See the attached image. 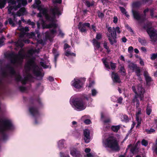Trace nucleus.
Wrapping results in <instances>:
<instances>
[{
	"instance_id": "f257e3e1",
	"label": "nucleus",
	"mask_w": 157,
	"mask_h": 157,
	"mask_svg": "<svg viewBox=\"0 0 157 157\" xmlns=\"http://www.w3.org/2000/svg\"><path fill=\"white\" fill-rule=\"evenodd\" d=\"M39 52V49H34L33 48L28 51L27 56L28 61L25 65V73L24 78L21 77L19 73H16L12 67L9 66H7L2 71V75L5 77L9 75L11 76H14L17 81L21 82L23 84H25L28 80H29L32 78L30 72H32L38 79H41L44 76V74L42 72V69L36 65L35 58L33 56L35 53H38Z\"/></svg>"
},
{
	"instance_id": "f03ea898",
	"label": "nucleus",
	"mask_w": 157,
	"mask_h": 157,
	"mask_svg": "<svg viewBox=\"0 0 157 157\" xmlns=\"http://www.w3.org/2000/svg\"><path fill=\"white\" fill-rule=\"evenodd\" d=\"M33 6L34 8H37L40 11L37 15V17L40 18L39 21L37 22V29H40V23L43 29L50 28V31L46 32L44 35L46 39L51 40L56 34L57 25L55 23V15L61 14L59 8L56 6L51 8L50 11L52 13L49 14L48 9L44 7L43 5L41 4L40 0H35Z\"/></svg>"
},
{
	"instance_id": "7ed1b4c3",
	"label": "nucleus",
	"mask_w": 157,
	"mask_h": 157,
	"mask_svg": "<svg viewBox=\"0 0 157 157\" xmlns=\"http://www.w3.org/2000/svg\"><path fill=\"white\" fill-rule=\"evenodd\" d=\"M0 0V8H2L4 7L7 1L9 3L8 7L9 14H11L13 16L14 21L17 22L16 17H20L25 14L26 11L24 8H21L16 14H15L14 11L22 6H24L27 4L26 0Z\"/></svg>"
},
{
	"instance_id": "20e7f679",
	"label": "nucleus",
	"mask_w": 157,
	"mask_h": 157,
	"mask_svg": "<svg viewBox=\"0 0 157 157\" xmlns=\"http://www.w3.org/2000/svg\"><path fill=\"white\" fill-rule=\"evenodd\" d=\"M21 21L25 22V20L23 18H21V21L19 20L18 22V24L19 26L17 30L21 31L20 34V39L17 41L12 42L13 45H15L17 47H20L21 48L24 45L23 42L27 44L29 43V40L28 39V38H34L36 37V34L38 38L39 39L40 36L38 30H36L35 33L31 32L30 33H27V32L29 31V28L27 27L24 28L21 26Z\"/></svg>"
},
{
	"instance_id": "39448f33",
	"label": "nucleus",
	"mask_w": 157,
	"mask_h": 157,
	"mask_svg": "<svg viewBox=\"0 0 157 157\" xmlns=\"http://www.w3.org/2000/svg\"><path fill=\"white\" fill-rule=\"evenodd\" d=\"M142 86V85L140 84L138 86H133L132 87V89L135 94L133 101L135 104L136 103V120L137 123L136 127L140 126L141 121V118L140 117V115L141 114V109L139 107L140 103L138 98H140L141 100H143L144 90Z\"/></svg>"
},
{
	"instance_id": "423d86ee",
	"label": "nucleus",
	"mask_w": 157,
	"mask_h": 157,
	"mask_svg": "<svg viewBox=\"0 0 157 157\" xmlns=\"http://www.w3.org/2000/svg\"><path fill=\"white\" fill-rule=\"evenodd\" d=\"M86 100L92 101L93 99L90 94H84L81 98H79L78 95L75 94L71 97L70 102L72 107L75 109L81 111L84 109L86 107Z\"/></svg>"
},
{
	"instance_id": "0eeeda50",
	"label": "nucleus",
	"mask_w": 157,
	"mask_h": 157,
	"mask_svg": "<svg viewBox=\"0 0 157 157\" xmlns=\"http://www.w3.org/2000/svg\"><path fill=\"white\" fill-rule=\"evenodd\" d=\"M8 57L12 64L14 65H20L23 62V59L26 57L25 54V51L21 49L17 54L12 52L8 54Z\"/></svg>"
},
{
	"instance_id": "6e6552de",
	"label": "nucleus",
	"mask_w": 157,
	"mask_h": 157,
	"mask_svg": "<svg viewBox=\"0 0 157 157\" xmlns=\"http://www.w3.org/2000/svg\"><path fill=\"white\" fill-rule=\"evenodd\" d=\"M102 144L103 146L105 148H109L115 151H118L119 149L118 141L113 136H109L103 139Z\"/></svg>"
},
{
	"instance_id": "1a4fd4ad",
	"label": "nucleus",
	"mask_w": 157,
	"mask_h": 157,
	"mask_svg": "<svg viewBox=\"0 0 157 157\" xmlns=\"http://www.w3.org/2000/svg\"><path fill=\"white\" fill-rule=\"evenodd\" d=\"M108 31L107 36L111 44L113 45L117 42V33L119 34L121 33L120 28L118 27L113 28L109 27L108 28Z\"/></svg>"
},
{
	"instance_id": "9d476101",
	"label": "nucleus",
	"mask_w": 157,
	"mask_h": 157,
	"mask_svg": "<svg viewBox=\"0 0 157 157\" xmlns=\"http://www.w3.org/2000/svg\"><path fill=\"white\" fill-rule=\"evenodd\" d=\"M152 0H141V2L140 1L134 2L132 4V6L133 9L132 12L133 17L135 19L137 20H140L142 19L141 17L139 12L133 9L139 6L142 3L143 4H151Z\"/></svg>"
},
{
	"instance_id": "9b49d317",
	"label": "nucleus",
	"mask_w": 157,
	"mask_h": 157,
	"mask_svg": "<svg viewBox=\"0 0 157 157\" xmlns=\"http://www.w3.org/2000/svg\"><path fill=\"white\" fill-rule=\"evenodd\" d=\"M29 111L31 114L34 118L35 120V124H37L38 123L37 122V120H40V114L38 109L34 106H30L29 108Z\"/></svg>"
},
{
	"instance_id": "f8f14e48",
	"label": "nucleus",
	"mask_w": 157,
	"mask_h": 157,
	"mask_svg": "<svg viewBox=\"0 0 157 157\" xmlns=\"http://www.w3.org/2000/svg\"><path fill=\"white\" fill-rule=\"evenodd\" d=\"M144 28L147 29V31L150 37L151 40L152 42H155L157 41L156 31L149 27L144 26Z\"/></svg>"
},
{
	"instance_id": "ddd939ff",
	"label": "nucleus",
	"mask_w": 157,
	"mask_h": 157,
	"mask_svg": "<svg viewBox=\"0 0 157 157\" xmlns=\"http://www.w3.org/2000/svg\"><path fill=\"white\" fill-rule=\"evenodd\" d=\"M84 82L81 79L75 78L71 82L72 86L77 89L79 90L83 87Z\"/></svg>"
},
{
	"instance_id": "4468645a",
	"label": "nucleus",
	"mask_w": 157,
	"mask_h": 157,
	"mask_svg": "<svg viewBox=\"0 0 157 157\" xmlns=\"http://www.w3.org/2000/svg\"><path fill=\"white\" fill-rule=\"evenodd\" d=\"M101 120L103 122V128L105 130L109 129L110 126L109 124L111 120L110 118H107L105 114L102 113L101 114Z\"/></svg>"
},
{
	"instance_id": "2eb2a0df",
	"label": "nucleus",
	"mask_w": 157,
	"mask_h": 157,
	"mask_svg": "<svg viewBox=\"0 0 157 157\" xmlns=\"http://www.w3.org/2000/svg\"><path fill=\"white\" fill-rule=\"evenodd\" d=\"M69 151L70 154L73 157H82L80 151L74 147H70Z\"/></svg>"
},
{
	"instance_id": "dca6fc26",
	"label": "nucleus",
	"mask_w": 157,
	"mask_h": 157,
	"mask_svg": "<svg viewBox=\"0 0 157 157\" xmlns=\"http://www.w3.org/2000/svg\"><path fill=\"white\" fill-rule=\"evenodd\" d=\"M90 25L88 23H82L79 22L78 25V29L81 32H85L86 31V27L89 28Z\"/></svg>"
},
{
	"instance_id": "f3484780",
	"label": "nucleus",
	"mask_w": 157,
	"mask_h": 157,
	"mask_svg": "<svg viewBox=\"0 0 157 157\" xmlns=\"http://www.w3.org/2000/svg\"><path fill=\"white\" fill-rule=\"evenodd\" d=\"M70 46H69L67 44H64V49L65 51V55L67 56H75V54L74 53L71 52L70 51L67 50V48H69Z\"/></svg>"
},
{
	"instance_id": "a211bd4d",
	"label": "nucleus",
	"mask_w": 157,
	"mask_h": 157,
	"mask_svg": "<svg viewBox=\"0 0 157 157\" xmlns=\"http://www.w3.org/2000/svg\"><path fill=\"white\" fill-rule=\"evenodd\" d=\"M84 140L86 143H89L90 140V132L88 129H85L84 130Z\"/></svg>"
},
{
	"instance_id": "6ab92c4d",
	"label": "nucleus",
	"mask_w": 157,
	"mask_h": 157,
	"mask_svg": "<svg viewBox=\"0 0 157 157\" xmlns=\"http://www.w3.org/2000/svg\"><path fill=\"white\" fill-rule=\"evenodd\" d=\"M111 77L114 82L119 83L121 82L119 77L117 73L112 72Z\"/></svg>"
},
{
	"instance_id": "aec40b11",
	"label": "nucleus",
	"mask_w": 157,
	"mask_h": 157,
	"mask_svg": "<svg viewBox=\"0 0 157 157\" xmlns=\"http://www.w3.org/2000/svg\"><path fill=\"white\" fill-rule=\"evenodd\" d=\"M93 44L95 48V50L98 49L100 48V43L99 42H98V40L95 39H94L93 40Z\"/></svg>"
},
{
	"instance_id": "412c9836",
	"label": "nucleus",
	"mask_w": 157,
	"mask_h": 157,
	"mask_svg": "<svg viewBox=\"0 0 157 157\" xmlns=\"http://www.w3.org/2000/svg\"><path fill=\"white\" fill-rule=\"evenodd\" d=\"M89 117V116L85 115L83 116L82 118V120L86 124H90L91 123V121L90 119H86V118Z\"/></svg>"
},
{
	"instance_id": "4be33fe9",
	"label": "nucleus",
	"mask_w": 157,
	"mask_h": 157,
	"mask_svg": "<svg viewBox=\"0 0 157 157\" xmlns=\"http://www.w3.org/2000/svg\"><path fill=\"white\" fill-rule=\"evenodd\" d=\"M150 11V15L151 17L152 18L154 17H157V15L155 16H154V13L153 12L154 11V9L153 8H151L150 9V10H149L148 9H147L144 10V13L145 14V13L148 12L149 11Z\"/></svg>"
},
{
	"instance_id": "5701e85b",
	"label": "nucleus",
	"mask_w": 157,
	"mask_h": 157,
	"mask_svg": "<svg viewBox=\"0 0 157 157\" xmlns=\"http://www.w3.org/2000/svg\"><path fill=\"white\" fill-rule=\"evenodd\" d=\"M144 74L147 82L148 84L151 81V78L149 75L148 72L146 71H144Z\"/></svg>"
},
{
	"instance_id": "b1692460",
	"label": "nucleus",
	"mask_w": 157,
	"mask_h": 157,
	"mask_svg": "<svg viewBox=\"0 0 157 157\" xmlns=\"http://www.w3.org/2000/svg\"><path fill=\"white\" fill-rule=\"evenodd\" d=\"M65 142V140H59L57 143L58 147L60 149L63 148L64 147V144Z\"/></svg>"
},
{
	"instance_id": "393cba45",
	"label": "nucleus",
	"mask_w": 157,
	"mask_h": 157,
	"mask_svg": "<svg viewBox=\"0 0 157 157\" xmlns=\"http://www.w3.org/2000/svg\"><path fill=\"white\" fill-rule=\"evenodd\" d=\"M49 61L47 60L46 62H40V64L44 68H47L49 67Z\"/></svg>"
},
{
	"instance_id": "a878e982",
	"label": "nucleus",
	"mask_w": 157,
	"mask_h": 157,
	"mask_svg": "<svg viewBox=\"0 0 157 157\" xmlns=\"http://www.w3.org/2000/svg\"><path fill=\"white\" fill-rule=\"evenodd\" d=\"M128 67L130 70L133 71H134L138 68L136 64L132 63H129Z\"/></svg>"
},
{
	"instance_id": "bb28decb",
	"label": "nucleus",
	"mask_w": 157,
	"mask_h": 157,
	"mask_svg": "<svg viewBox=\"0 0 157 157\" xmlns=\"http://www.w3.org/2000/svg\"><path fill=\"white\" fill-rule=\"evenodd\" d=\"M102 61L106 69L108 70L110 69V66L108 62H107L106 59L105 58H103L102 59Z\"/></svg>"
},
{
	"instance_id": "cd10ccee",
	"label": "nucleus",
	"mask_w": 157,
	"mask_h": 157,
	"mask_svg": "<svg viewBox=\"0 0 157 157\" xmlns=\"http://www.w3.org/2000/svg\"><path fill=\"white\" fill-rule=\"evenodd\" d=\"M120 125H113L111 127V129L113 131L115 132H117L120 128Z\"/></svg>"
},
{
	"instance_id": "c85d7f7f",
	"label": "nucleus",
	"mask_w": 157,
	"mask_h": 157,
	"mask_svg": "<svg viewBox=\"0 0 157 157\" xmlns=\"http://www.w3.org/2000/svg\"><path fill=\"white\" fill-rule=\"evenodd\" d=\"M52 52L54 55L55 58L54 60L55 62L56 61V58L59 55V53L57 50L55 49H53L52 50Z\"/></svg>"
},
{
	"instance_id": "c756f323",
	"label": "nucleus",
	"mask_w": 157,
	"mask_h": 157,
	"mask_svg": "<svg viewBox=\"0 0 157 157\" xmlns=\"http://www.w3.org/2000/svg\"><path fill=\"white\" fill-rule=\"evenodd\" d=\"M121 118L122 121L125 122H127L128 121V118L127 115H122L121 116Z\"/></svg>"
},
{
	"instance_id": "7c9ffc66",
	"label": "nucleus",
	"mask_w": 157,
	"mask_h": 157,
	"mask_svg": "<svg viewBox=\"0 0 157 157\" xmlns=\"http://www.w3.org/2000/svg\"><path fill=\"white\" fill-rule=\"evenodd\" d=\"M98 93L97 90L94 88H92L91 90V94L93 97L96 96Z\"/></svg>"
},
{
	"instance_id": "2f4dec72",
	"label": "nucleus",
	"mask_w": 157,
	"mask_h": 157,
	"mask_svg": "<svg viewBox=\"0 0 157 157\" xmlns=\"http://www.w3.org/2000/svg\"><path fill=\"white\" fill-rule=\"evenodd\" d=\"M60 157H70L68 152L60 153Z\"/></svg>"
},
{
	"instance_id": "473e14b6",
	"label": "nucleus",
	"mask_w": 157,
	"mask_h": 157,
	"mask_svg": "<svg viewBox=\"0 0 157 157\" xmlns=\"http://www.w3.org/2000/svg\"><path fill=\"white\" fill-rule=\"evenodd\" d=\"M108 44L106 42H105L103 43V47L105 48L106 50V52L109 53L110 52V50L109 48V47L108 46Z\"/></svg>"
},
{
	"instance_id": "72a5a7b5",
	"label": "nucleus",
	"mask_w": 157,
	"mask_h": 157,
	"mask_svg": "<svg viewBox=\"0 0 157 157\" xmlns=\"http://www.w3.org/2000/svg\"><path fill=\"white\" fill-rule=\"evenodd\" d=\"M131 147V148L130 149V151L132 153L134 154L136 149V148L134 147H132V146L131 144H130L128 146V147L127 149V150L129 148Z\"/></svg>"
},
{
	"instance_id": "f704fd0d",
	"label": "nucleus",
	"mask_w": 157,
	"mask_h": 157,
	"mask_svg": "<svg viewBox=\"0 0 157 157\" xmlns=\"http://www.w3.org/2000/svg\"><path fill=\"white\" fill-rule=\"evenodd\" d=\"M151 107L149 105H148L146 109V113L148 115H149L151 114Z\"/></svg>"
},
{
	"instance_id": "c9c22d12",
	"label": "nucleus",
	"mask_w": 157,
	"mask_h": 157,
	"mask_svg": "<svg viewBox=\"0 0 157 157\" xmlns=\"http://www.w3.org/2000/svg\"><path fill=\"white\" fill-rule=\"evenodd\" d=\"M138 41L143 45H145L146 43V41L144 39H142L140 38H139L138 39Z\"/></svg>"
},
{
	"instance_id": "e433bc0d",
	"label": "nucleus",
	"mask_w": 157,
	"mask_h": 157,
	"mask_svg": "<svg viewBox=\"0 0 157 157\" xmlns=\"http://www.w3.org/2000/svg\"><path fill=\"white\" fill-rule=\"evenodd\" d=\"M120 72L122 75H125V71L123 67H121L120 70Z\"/></svg>"
},
{
	"instance_id": "4c0bfd02",
	"label": "nucleus",
	"mask_w": 157,
	"mask_h": 157,
	"mask_svg": "<svg viewBox=\"0 0 157 157\" xmlns=\"http://www.w3.org/2000/svg\"><path fill=\"white\" fill-rule=\"evenodd\" d=\"M145 132L147 134H151L155 132V130L151 128L150 129H146L145 130Z\"/></svg>"
},
{
	"instance_id": "58836bf2",
	"label": "nucleus",
	"mask_w": 157,
	"mask_h": 157,
	"mask_svg": "<svg viewBox=\"0 0 157 157\" xmlns=\"http://www.w3.org/2000/svg\"><path fill=\"white\" fill-rule=\"evenodd\" d=\"M94 2L93 1H92L90 2L89 1L87 2L86 5L88 7H90V6H92L94 5Z\"/></svg>"
},
{
	"instance_id": "ea45409f",
	"label": "nucleus",
	"mask_w": 157,
	"mask_h": 157,
	"mask_svg": "<svg viewBox=\"0 0 157 157\" xmlns=\"http://www.w3.org/2000/svg\"><path fill=\"white\" fill-rule=\"evenodd\" d=\"M157 59V53H153L151 55V59L152 60H154L155 59Z\"/></svg>"
},
{
	"instance_id": "a19ab883",
	"label": "nucleus",
	"mask_w": 157,
	"mask_h": 157,
	"mask_svg": "<svg viewBox=\"0 0 157 157\" xmlns=\"http://www.w3.org/2000/svg\"><path fill=\"white\" fill-rule=\"evenodd\" d=\"M8 21L9 22V24L12 26L14 27L15 26V24L14 23L13 21L11 18H9L8 19Z\"/></svg>"
},
{
	"instance_id": "79ce46f5",
	"label": "nucleus",
	"mask_w": 157,
	"mask_h": 157,
	"mask_svg": "<svg viewBox=\"0 0 157 157\" xmlns=\"http://www.w3.org/2000/svg\"><path fill=\"white\" fill-rule=\"evenodd\" d=\"M134 71L135 72L137 76L139 77L140 76V71L139 67H138V68Z\"/></svg>"
},
{
	"instance_id": "37998d69",
	"label": "nucleus",
	"mask_w": 157,
	"mask_h": 157,
	"mask_svg": "<svg viewBox=\"0 0 157 157\" xmlns=\"http://www.w3.org/2000/svg\"><path fill=\"white\" fill-rule=\"evenodd\" d=\"M141 144L143 145L145 147H146L148 143V141L147 140L143 139L142 141Z\"/></svg>"
},
{
	"instance_id": "c03bdc74",
	"label": "nucleus",
	"mask_w": 157,
	"mask_h": 157,
	"mask_svg": "<svg viewBox=\"0 0 157 157\" xmlns=\"http://www.w3.org/2000/svg\"><path fill=\"white\" fill-rule=\"evenodd\" d=\"M27 23L29 25H32V27L33 28L35 27V24L33 22H31L30 20H28Z\"/></svg>"
},
{
	"instance_id": "a18cd8bd",
	"label": "nucleus",
	"mask_w": 157,
	"mask_h": 157,
	"mask_svg": "<svg viewBox=\"0 0 157 157\" xmlns=\"http://www.w3.org/2000/svg\"><path fill=\"white\" fill-rule=\"evenodd\" d=\"M98 16L100 18L102 19L104 17V14L102 12L98 11L97 12Z\"/></svg>"
},
{
	"instance_id": "49530a36",
	"label": "nucleus",
	"mask_w": 157,
	"mask_h": 157,
	"mask_svg": "<svg viewBox=\"0 0 157 157\" xmlns=\"http://www.w3.org/2000/svg\"><path fill=\"white\" fill-rule=\"evenodd\" d=\"M152 150L157 154V143L154 144L152 147Z\"/></svg>"
},
{
	"instance_id": "de8ad7c7",
	"label": "nucleus",
	"mask_w": 157,
	"mask_h": 157,
	"mask_svg": "<svg viewBox=\"0 0 157 157\" xmlns=\"http://www.w3.org/2000/svg\"><path fill=\"white\" fill-rule=\"evenodd\" d=\"M110 65L111 69L112 70H114L116 67V64L115 63H113L112 62H110Z\"/></svg>"
},
{
	"instance_id": "09e8293b",
	"label": "nucleus",
	"mask_w": 157,
	"mask_h": 157,
	"mask_svg": "<svg viewBox=\"0 0 157 157\" xmlns=\"http://www.w3.org/2000/svg\"><path fill=\"white\" fill-rule=\"evenodd\" d=\"M133 48L132 46H130L128 47V51L129 53H131L133 52Z\"/></svg>"
},
{
	"instance_id": "8fccbe9b",
	"label": "nucleus",
	"mask_w": 157,
	"mask_h": 157,
	"mask_svg": "<svg viewBox=\"0 0 157 157\" xmlns=\"http://www.w3.org/2000/svg\"><path fill=\"white\" fill-rule=\"evenodd\" d=\"M20 90L22 92H25L26 90V88L23 86H21L19 87Z\"/></svg>"
},
{
	"instance_id": "3c124183",
	"label": "nucleus",
	"mask_w": 157,
	"mask_h": 157,
	"mask_svg": "<svg viewBox=\"0 0 157 157\" xmlns=\"http://www.w3.org/2000/svg\"><path fill=\"white\" fill-rule=\"evenodd\" d=\"M84 157H94V155L91 153H87L86 155H84Z\"/></svg>"
},
{
	"instance_id": "603ef678",
	"label": "nucleus",
	"mask_w": 157,
	"mask_h": 157,
	"mask_svg": "<svg viewBox=\"0 0 157 157\" xmlns=\"http://www.w3.org/2000/svg\"><path fill=\"white\" fill-rule=\"evenodd\" d=\"M119 8H120L121 12L122 13H123V14H124V13H125L126 12V10H125V9H124L123 7H120Z\"/></svg>"
},
{
	"instance_id": "864d4df0",
	"label": "nucleus",
	"mask_w": 157,
	"mask_h": 157,
	"mask_svg": "<svg viewBox=\"0 0 157 157\" xmlns=\"http://www.w3.org/2000/svg\"><path fill=\"white\" fill-rule=\"evenodd\" d=\"M113 21V22L115 24L117 23L118 21V18L117 17L115 16L114 17Z\"/></svg>"
},
{
	"instance_id": "5fc2aeb1",
	"label": "nucleus",
	"mask_w": 157,
	"mask_h": 157,
	"mask_svg": "<svg viewBox=\"0 0 157 157\" xmlns=\"http://www.w3.org/2000/svg\"><path fill=\"white\" fill-rule=\"evenodd\" d=\"M101 35L100 33L97 34L96 36V39L98 40L101 39Z\"/></svg>"
},
{
	"instance_id": "6e6d98bb",
	"label": "nucleus",
	"mask_w": 157,
	"mask_h": 157,
	"mask_svg": "<svg viewBox=\"0 0 157 157\" xmlns=\"http://www.w3.org/2000/svg\"><path fill=\"white\" fill-rule=\"evenodd\" d=\"M123 100V98L122 97H120L118 99L117 98V101L118 103L121 104L122 103Z\"/></svg>"
},
{
	"instance_id": "4d7b16f0",
	"label": "nucleus",
	"mask_w": 157,
	"mask_h": 157,
	"mask_svg": "<svg viewBox=\"0 0 157 157\" xmlns=\"http://www.w3.org/2000/svg\"><path fill=\"white\" fill-rule=\"evenodd\" d=\"M91 150L89 148H86L85 150V152L87 153H89L90 151Z\"/></svg>"
},
{
	"instance_id": "13d9d810",
	"label": "nucleus",
	"mask_w": 157,
	"mask_h": 157,
	"mask_svg": "<svg viewBox=\"0 0 157 157\" xmlns=\"http://www.w3.org/2000/svg\"><path fill=\"white\" fill-rule=\"evenodd\" d=\"M126 27L127 28V29L130 32L133 33V32L132 31V30L131 29V28L129 26H128V25H126Z\"/></svg>"
},
{
	"instance_id": "bf43d9fd",
	"label": "nucleus",
	"mask_w": 157,
	"mask_h": 157,
	"mask_svg": "<svg viewBox=\"0 0 157 157\" xmlns=\"http://www.w3.org/2000/svg\"><path fill=\"white\" fill-rule=\"evenodd\" d=\"M112 100L114 101H117V98L115 96H113L111 98Z\"/></svg>"
},
{
	"instance_id": "052dcab7",
	"label": "nucleus",
	"mask_w": 157,
	"mask_h": 157,
	"mask_svg": "<svg viewBox=\"0 0 157 157\" xmlns=\"http://www.w3.org/2000/svg\"><path fill=\"white\" fill-rule=\"evenodd\" d=\"M2 23L0 22V32L2 33V32L3 29L2 28Z\"/></svg>"
},
{
	"instance_id": "680f3d73",
	"label": "nucleus",
	"mask_w": 157,
	"mask_h": 157,
	"mask_svg": "<svg viewBox=\"0 0 157 157\" xmlns=\"http://www.w3.org/2000/svg\"><path fill=\"white\" fill-rule=\"evenodd\" d=\"M38 43L40 44H41L42 45L44 44V41L42 40H38Z\"/></svg>"
},
{
	"instance_id": "e2e57ef3",
	"label": "nucleus",
	"mask_w": 157,
	"mask_h": 157,
	"mask_svg": "<svg viewBox=\"0 0 157 157\" xmlns=\"http://www.w3.org/2000/svg\"><path fill=\"white\" fill-rule=\"evenodd\" d=\"M3 39H0V47L2 46L3 43Z\"/></svg>"
},
{
	"instance_id": "0e129e2a",
	"label": "nucleus",
	"mask_w": 157,
	"mask_h": 157,
	"mask_svg": "<svg viewBox=\"0 0 157 157\" xmlns=\"http://www.w3.org/2000/svg\"><path fill=\"white\" fill-rule=\"evenodd\" d=\"M94 84V82H92L91 83H90L88 87H91Z\"/></svg>"
},
{
	"instance_id": "69168bd1",
	"label": "nucleus",
	"mask_w": 157,
	"mask_h": 157,
	"mask_svg": "<svg viewBox=\"0 0 157 157\" xmlns=\"http://www.w3.org/2000/svg\"><path fill=\"white\" fill-rule=\"evenodd\" d=\"M122 41L124 43H125L127 41V39L125 37H123L122 38Z\"/></svg>"
},
{
	"instance_id": "338daca9",
	"label": "nucleus",
	"mask_w": 157,
	"mask_h": 157,
	"mask_svg": "<svg viewBox=\"0 0 157 157\" xmlns=\"http://www.w3.org/2000/svg\"><path fill=\"white\" fill-rule=\"evenodd\" d=\"M48 80L50 81H53L54 80L53 78L52 77L50 76L48 78Z\"/></svg>"
},
{
	"instance_id": "774afa93",
	"label": "nucleus",
	"mask_w": 157,
	"mask_h": 157,
	"mask_svg": "<svg viewBox=\"0 0 157 157\" xmlns=\"http://www.w3.org/2000/svg\"><path fill=\"white\" fill-rule=\"evenodd\" d=\"M120 59L122 61H125L123 55H121L120 56Z\"/></svg>"
}]
</instances>
